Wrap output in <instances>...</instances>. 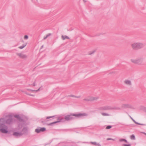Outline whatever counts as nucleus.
Segmentation results:
<instances>
[{
    "label": "nucleus",
    "instance_id": "obj_1",
    "mask_svg": "<svg viewBox=\"0 0 146 146\" xmlns=\"http://www.w3.org/2000/svg\"><path fill=\"white\" fill-rule=\"evenodd\" d=\"M130 62L132 63L137 64L141 65L142 63V58H141L133 57L130 58Z\"/></svg>",
    "mask_w": 146,
    "mask_h": 146
},
{
    "label": "nucleus",
    "instance_id": "obj_7",
    "mask_svg": "<svg viewBox=\"0 0 146 146\" xmlns=\"http://www.w3.org/2000/svg\"><path fill=\"white\" fill-rule=\"evenodd\" d=\"M73 116H74L77 117H80L82 116H84L87 115V114L85 113H79L78 114H73L72 113V115Z\"/></svg>",
    "mask_w": 146,
    "mask_h": 146
},
{
    "label": "nucleus",
    "instance_id": "obj_15",
    "mask_svg": "<svg viewBox=\"0 0 146 146\" xmlns=\"http://www.w3.org/2000/svg\"><path fill=\"white\" fill-rule=\"evenodd\" d=\"M95 52V51L94 50H92L88 52V54L89 55H91L94 54Z\"/></svg>",
    "mask_w": 146,
    "mask_h": 146
},
{
    "label": "nucleus",
    "instance_id": "obj_13",
    "mask_svg": "<svg viewBox=\"0 0 146 146\" xmlns=\"http://www.w3.org/2000/svg\"><path fill=\"white\" fill-rule=\"evenodd\" d=\"M13 135L16 136H19L21 135V134L18 132H15L13 133Z\"/></svg>",
    "mask_w": 146,
    "mask_h": 146
},
{
    "label": "nucleus",
    "instance_id": "obj_9",
    "mask_svg": "<svg viewBox=\"0 0 146 146\" xmlns=\"http://www.w3.org/2000/svg\"><path fill=\"white\" fill-rule=\"evenodd\" d=\"M46 130V128L44 127L41 128L36 129L35 131L37 133H40V132H43Z\"/></svg>",
    "mask_w": 146,
    "mask_h": 146
},
{
    "label": "nucleus",
    "instance_id": "obj_26",
    "mask_svg": "<svg viewBox=\"0 0 146 146\" xmlns=\"http://www.w3.org/2000/svg\"><path fill=\"white\" fill-rule=\"evenodd\" d=\"M107 140H112V139H110V138H108L107 139Z\"/></svg>",
    "mask_w": 146,
    "mask_h": 146
},
{
    "label": "nucleus",
    "instance_id": "obj_6",
    "mask_svg": "<svg viewBox=\"0 0 146 146\" xmlns=\"http://www.w3.org/2000/svg\"><path fill=\"white\" fill-rule=\"evenodd\" d=\"M16 54L19 58L21 59H25L27 58V56L23 53H18Z\"/></svg>",
    "mask_w": 146,
    "mask_h": 146
},
{
    "label": "nucleus",
    "instance_id": "obj_23",
    "mask_svg": "<svg viewBox=\"0 0 146 146\" xmlns=\"http://www.w3.org/2000/svg\"><path fill=\"white\" fill-rule=\"evenodd\" d=\"M123 146H130V144H128V145L125 144V145H123Z\"/></svg>",
    "mask_w": 146,
    "mask_h": 146
},
{
    "label": "nucleus",
    "instance_id": "obj_18",
    "mask_svg": "<svg viewBox=\"0 0 146 146\" xmlns=\"http://www.w3.org/2000/svg\"><path fill=\"white\" fill-rule=\"evenodd\" d=\"M24 38L25 39H27L28 38V36L27 35H25L24 36Z\"/></svg>",
    "mask_w": 146,
    "mask_h": 146
},
{
    "label": "nucleus",
    "instance_id": "obj_3",
    "mask_svg": "<svg viewBox=\"0 0 146 146\" xmlns=\"http://www.w3.org/2000/svg\"><path fill=\"white\" fill-rule=\"evenodd\" d=\"M132 48L134 50L139 49L144 46L143 44L140 42H133L131 44Z\"/></svg>",
    "mask_w": 146,
    "mask_h": 146
},
{
    "label": "nucleus",
    "instance_id": "obj_20",
    "mask_svg": "<svg viewBox=\"0 0 146 146\" xmlns=\"http://www.w3.org/2000/svg\"><path fill=\"white\" fill-rule=\"evenodd\" d=\"M102 115L104 116H108V114L105 113H102Z\"/></svg>",
    "mask_w": 146,
    "mask_h": 146
},
{
    "label": "nucleus",
    "instance_id": "obj_10",
    "mask_svg": "<svg viewBox=\"0 0 146 146\" xmlns=\"http://www.w3.org/2000/svg\"><path fill=\"white\" fill-rule=\"evenodd\" d=\"M71 115L72 114H71L70 115H68L64 117L65 119L66 120L68 121L73 119L72 116Z\"/></svg>",
    "mask_w": 146,
    "mask_h": 146
},
{
    "label": "nucleus",
    "instance_id": "obj_8",
    "mask_svg": "<svg viewBox=\"0 0 146 146\" xmlns=\"http://www.w3.org/2000/svg\"><path fill=\"white\" fill-rule=\"evenodd\" d=\"M98 98L96 97H94L92 96H89L88 97L84 100L88 101H92L96 100L98 99Z\"/></svg>",
    "mask_w": 146,
    "mask_h": 146
},
{
    "label": "nucleus",
    "instance_id": "obj_2",
    "mask_svg": "<svg viewBox=\"0 0 146 146\" xmlns=\"http://www.w3.org/2000/svg\"><path fill=\"white\" fill-rule=\"evenodd\" d=\"M31 85L33 87H35L36 90H33L31 89H28V90L31 92H38L42 90V86H37V81L36 80H35L33 81Z\"/></svg>",
    "mask_w": 146,
    "mask_h": 146
},
{
    "label": "nucleus",
    "instance_id": "obj_16",
    "mask_svg": "<svg viewBox=\"0 0 146 146\" xmlns=\"http://www.w3.org/2000/svg\"><path fill=\"white\" fill-rule=\"evenodd\" d=\"M26 45V44H25L19 47V48L20 49H22L24 48Z\"/></svg>",
    "mask_w": 146,
    "mask_h": 146
},
{
    "label": "nucleus",
    "instance_id": "obj_11",
    "mask_svg": "<svg viewBox=\"0 0 146 146\" xmlns=\"http://www.w3.org/2000/svg\"><path fill=\"white\" fill-rule=\"evenodd\" d=\"M61 38L63 40L66 39L69 40L70 38L68 36L64 35H62L61 36Z\"/></svg>",
    "mask_w": 146,
    "mask_h": 146
},
{
    "label": "nucleus",
    "instance_id": "obj_27",
    "mask_svg": "<svg viewBox=\"0 0 146 146\" xmlns=\"http://www.w3.org/2000/svg\"><path fill=\"white\" fill-rule=\"evenodd\" d=\"M144 134H145V135H146V133H145Z\"/></svg>",
    "mask_w": 146,
    "mask_h": 146
},
{
    "label": "nucleus",
    "instance_id": "obj_22",
    "mask_svg": "<svg viewBox=\"0 0 146 146\" xmlns=\"http://www.w3.org/2000/svg\"><path fill=\"white\" fill-rule=\"evenodd\" d=\"M53 117V116H50V117H46V119H48L51 118H52Z\"/></svg>",
    "mask_w": 146,
    "mask_h": 146
},
{
    "label": "nucleus",
    "instance_id": "obj_14",
    "mask_svg": "<svg viewBox=\"0 0 146 146\" xmlns=\"http://www.w3.org/2000/svg\"><path fill=\"white\" fill-rule=\"evenodd\" d=\"M58 121L54 122L53 123H50V124L51 125V124H53L55 123H57L58 122H60L61 120L62 119H60V118H58Z\"/></svg>",
    "mask_w": 146,
    "mask_h": 146
},
{
    "label": "nucleus",
    "instance_id": "obj_24",
    "mask_svg": "<svg viewBox=\"0 0 146 146\" xmlns=\"http://www.w3.org/2000/svg\"><path fill=\"white\" fill-rule=\"evenodd\" d=\"M83 1L84 3H86L87 2L86 0H83Z\"/></svg>",
    "mask_w": 146,
    "mask_h": 146
},
{
    "label": "nucleus",
    "instance_id": "obj_17",
    "mask_svg": "<svg viewBox=\"0 0 146 146\" xmlns=\"http://www.w3.org/2000/svg\"><path fill=\"white\" fill-rule=\"evenodd\" d=\"M119 141L120 142H121L122 141H124L125 142H127V141L126 140H125V139H120L119 140Z\"/></svg>",
    "mask_w": 146,
    "mask_h": 146
},
{
    "label": "nucleus",
    "instance_id": "obj_12",
    "mask_svg": "<svg viewBox=\"0 0 146 146\" xmlns=\"http://www.w3.org/2000/svg\"><path fill=\"white\" fill-rule=\"evenodd\" d=\"M124 82L125 84L128 85H131V82L128 80H125L124 81Z\"/></svg>",
    "mask_w": 146,
    "mask_h": 146
},
{
    "label": "nucleus",
    "instance_id": "obj_19",
    "mask_svg": "<svg viewBox=\"0 0 146 146\" xmlns=\"http://www.w3.org/2000/svg\"><path fill=\"white\" fill-rule=\"evenodd\" d=\"M131 138L132 139H135V137L133 135H131Z\"/></svg>",
    "mask_w": 146,
    "mask_h": 146
},
{
    "label": "nucleus",
    "instance_id": "obj_21",
    "mask_svg": "<svg viewBox=\"0 0 146 146\" xmlns=\"http://www.w3.org/2000/svg\"><path fill=\"white\" fill-rule=\"evenodd\" d=\"M111 126L109 125L107 126V127H106V129H110L111 128Z\"/></svg>",
    "mask_w": 146,
    "mask_h": 146
},
{
    "label": "nucleus",
    "instance_id": "obj_25",
    "mask_svg": "<svg viewBox=\"0 0 146 146\" xmlns=\"http://www.w3.org/2000/svg\"><path fill=\"white\" fill-rule=\"evenodd\" d=\"M132 120L135 123H136V122H135V121H134V120L133 119H132Z\"/></svg>",
    "mask_w": 146,
    "mask_h": 146
},
{
    "label": "nucleus",
    "instance_id": "obj_4",
    "mask_svg": "<svg viewBox=\"0 0 146 146\" xmlns=\"http://www.w3.org/2000/svg\"><path fill=\"white\" fill-rule=\"evenodd\" d=\"M11 121V120H8L5 122L4 119H0V126H4L6 124H9Z\"/></svg>",
    "mask_w": 146,
    "mask_h": 146
},
{
    "label": "nucleus",
    "instance_id": "obj_5",
    "mask_svg": "<svg viewBox=\"0 0 146 146\" xmlns=\"http://www.w3.org/2000/svg\"><path fill=\"white\" fill-rule=\"evenodd\" d=\"M0 131L2 133H8L7 128L6 125L4 126H0Z\"/></svg>",
    "mask_w": 146,
    "mask_h": 146
}]
</instances>
